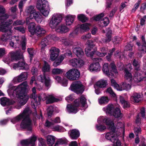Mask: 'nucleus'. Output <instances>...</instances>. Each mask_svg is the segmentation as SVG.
I'll return each mask as SVG.
<instances>
[{"label":"nucleus","mask_w":146,"mask_h":146,"mask_svg":"<svg viewBox=\"0 0 146 146\" xmlns=\"http://www.w3.org/2000/svg\"><path fill=\"white\" fill-rule=\"evenodd\" d=\"M96 127L97 129L100 131H102L106 129V127L105 125H96Z\"/></svg>","instance_id":"56"},{"label":"nucleus","mask_w":146,"mask_h":146,"mask_svg":"<svg viewBox=\"0 0 146 146\" xmlns=\"http://www.w3.org/2000/svg\"><path fill=\"white\" fill-rule=\"evenodd\" d=\"M55 139L54 136L48 135L47 137V142L49 146H52L54 143Z\"/></svg>","instance_id":"33"},{"label":"nucleus","mask_w":146,"mask_h":146,"mask_svg":"<svg viewBox=\"0 0 146 146\" xmlns=\"http://www.w3.org/2000/svg\"><path fill=\"white\" fill-rule=\"evenodd\" d=\"M67 78L71 80H77L78 79L80 74L78 70L72 69L68 71L66 74Z\"/></svg>","instance_id":"12"},{"label":"nucleus","mask_w":146,"mask_h":146,"mask_svg":"<svg viewBox=\"0 0 146 146\" xmlns=\"http://www.w3.org/2000/svg\"><path fill=\"white\" fill-rule=\"evenodd\" d=\"M104 16V13H102L100 14L94 16L93 17L94 20L96 21H100Z\"/></svg>","instance_id":"44"},{"label":"nucleus","mask_w":146,"mask_h":146,"mask_svg":"<svg viewBox=\"0 0 146 146\" xmlns=\"http://www.w3.org/2000/svg\"><path fill=\"white\" fill-rule=\"evenodd\" d=\"M27 50L29 54V57L30 60L31 61L33 60V58L35 54L33 48H28Z\"/></svg>","instance_id":"45"},{"label":"nucleus","mask_w":146,"mask_h":146,"mask_svg":"<svg viewBox=\"0 0 146 146\" xmlns=\"http://www.w3.org/2000/svg\"><path fill=\"white\" fill-rule=\"evenodd\" d=\"M59 29L62 33H66L68 31V28L65 25H61L59 27Z\"/></svg>","instance_id":"49"},{"label":"nucleus","mask_w":146,"mask_h":146,"mask_svg":"<svg viewBox=\"0 0 146 146\" xmlns=\"http://www.w3.org/2000/svg\"><path fill=\"white\" fill-rule=\"evenodd\" d=\"M0 31L3 32L9 33L12 31L11 28L9 27L12 23L11 19H9L6 21V19L0 20Z\"/></svg>","instance_id":"10"},{"label":"nucleus","mask_w":146,"mask_h":146,"mask_svg":"<svg viewBox=\"0 0 146 146\" xmlns=\"http://www.w3.org/2000/svg\"><path fill=\"white\" fill-rule=\"evenodd\" d=\"M135 77L140 82L143 80V79L146 78L145 77H142L140 76V73L138 72H136Z\"/></svg>","instance_id":"52"},{"label":"nucleus","mask_w":146,"mask_h":146,"mask_svg":"<svg viewBox=\"0 0 146 146\" xmlns=\"http://www.w3.org/2000/svg\"><path fill=\"white\" fill-rule=\"evenodd\" d=\"M121 113L120 109L116 107L114 108L112 115L115 118H118L121 117Z\"/></svg>","instance_id":"35"},{"label":"nucleus","mask_w":146,"mask_h":146,"mask_svg":"<svg viewBox=\"0 0 146 146\" xmlns=\"http://www.w3.org/2000/svg\"><path fill=\"white\" fill-rule=\"evenodd\" d=\"M53 112L54 111L52 108H49L48 109L47 114V116L49 118H50L52 117Z\"/></svg>","instance_id":"58"},{"label":"nucleus","mask_w":146,"mask_h":146,"mask_svg":"<svg viewBox=\"0 0 146 146\" xmlns=\"http://www.w3.org/2000/svg\"><path fill=\"white\" fill-rule=\"evenodd\" d=\"M28 74L27 72H23L19 76L15 77L14 79V80L16 82H20L25 80L27 78Z\"/></svg>","instance_id":"20"},{"label":"nucleus","mask_w":146,"mask_h":146,"mask_svg":"<svg viewBox=\"0 0 146 146\" xmlns=\"http://www.w3.org/2000/svg\"><path fill=\"white\" fill-rule=\"evenodd\" d=\"M60 50L55 47H52L50 50V60L52 61H54L59 56Z\"/></svg>","instance_id":"14"},{"label":"nucleus","mask_w":146,"mask_h":146,"mask_svg":"<svg viewBox=\"0 0 146 146\" xmlns=\"http://www.w3.org/2000/svg\"><path fill=\"white\" fill-rule=\"evenodd\" d=\"M12 33V31L9 33L8 32L4 33V34L2 35L0 38L1 40L3 42H6L9 38Z\"/></svg>","instance_id":"34"},{"label":"nucleus","mask_w":146,"mask_h":146,"mask_svg":"<svg viewBox=\"0 0 146 146\" xmlns=\"http://www.w3.org/2000/svg\"><path fill=\"white\" fill-rule=\"evenodd\" d=\"M0 101L1 104L4 106L13 104V103L10 101V100L6 97L1 98L0 99Z\"/></svg>","instance_id":"28"},{"label":"nucleus","mask_w":146,"mask_h":146,"mask_svg":"<svg viewBox=\"0 0 146 146\" xmlns=\"http://www.w3.org/2000/svg\"><path fill=\"white\" fill-rule=\"evenodd\" d=\"M40 44L41 50H44L45 47L49 44L48 40L46 38H44L42 40Z\"/></svg>","instance_id":"40"},{"label":"nucleus","mask_w":146,"mask_h":146,"mask_svg":"<svg viewBox=\"0 0 146 146\" xmlns=\"http://www.w3.org/2000/svg\"><path fill=\"white\" fill-rule=\"evenodd\" d=\"M64 58L62 56H61L59 58H57L55 60L53 63V65L54 67H56L60 65V63L63 61Z\"/></svg>","instance_id":"38"},{"label":"nucleus","mask_w":146,"mask_h":146,"mask_svg":"<svg viewBox=\"0 0 146 146\" xmlns=\"http://www.w3.org/2000/svg\"><path fill=\"white\" fill-rule=\"evenodd\" d=\"M36 11L35 9H34V7L32 5L28 7L26 10V13L29 14V15L33 14Z\"/></svg>","instance_id":"43"},{"label":"nucleus","mask_w":146,"mask_h":146,"mask_svg":"<svg viewBox=\"0 0 146 146\" xmlns=\"http://www.w3.org/2000/svg\"><path fill=\"white\" fill-rule=\"evenodd\" d=\"M117 9L115 8H114L110 12L109 15V17H113L117 11Z\"/></svg>","instance_id":"63"},{"label":"nucleus","mask_w":146,"mask_h":146,"mask_svg":"<svg viewBox=\"0 0 146 146\" xmlns=\"http://www.w3.org/2000/svg\"><path fill=\"white\" fill-rule=\"evenodd\" d=\"M62 19V16L60 14H54L50 19L49 25L52 28H54L61 21Z\"/></svg>","instance_id":"11"},{"label":"nucleus","mask_w":146,"mask_h":146,"mask_svg":"<svg viewBox=\"0 0 146 146\" xmlns=\"http://www.w3.org/2000/svg\"><path fill=\"white\" fill-rule=\"evenodd\" d=\"M111 85L112 86H113L117 90H120L119 85L117 83L116 81L113 79H111Z\"/></svg>","instance_id":"46"},{"label":"nucleus","mask_w":146,"mask_h":146,"mask_svg":"<svg viewBox=\"0 0 146 146\" xmlns=\"http://www.w3.org/2000/svg\"><path fill=\"white\" fill-rule=\"evenodd\" d=\"M80 28L82 30L86 31L90 29L88 24L85 23L81 25L80 26Z\"/></svg>","instance_id":"50"},{"label":"nucleus","mask_w":146,"mask_h":146,"mask_svg":"<svg viewBox=\"0 0 146 146\" xmlns=\"http://www.w3.org/2000/svg\"><path fill=\"white\" fill-rule=\"evenodd\" d=\"M71 65L76 68H80L84 64V61L80 58H73L70 60Z\"/></svg>","instance_id":"15"},{"label":"nucleus","mask_w":146,"mask_h":146,"mask_svg":"<svg viewBox=\"0 0 146 146\" xmlns=\"http://www.w3.org/2000/svg\"><path fill=\"white\" fill-rule=\"evenodd\" d=\"M141 40L142 44H141L140 42H137L136 44L139 46V50L142 52V53L145 54L146 53V42L144 36L142 35L141 37Z\"/></svg>","instance_id":"16"},{"label":"nucleus","mask_w":146,"mask_h":146,"mask_svg":"<svg viewBox=\"0 0 146 146\" xmlns=\"http://www.w3.org/2000/svg\"><path fill=\"white\" fill-rule=\"evenodd\" d=\"M36 7L44 16H48L50 9L48 2L46 0H38Z\"/></svg>","instance_id":"6"},{"label":"nucleus","mask_w":146,"mask_h":146,"mask_svg":"<svg viewBox=\"0 0 146 146\" xmlns=\"http://www.w3.org/2000/svg\"><path fill=\"white\" fill-rule=\"evenodd\" d=\"M35 25V24L34 22L30 23L28 27L29 31L31 35H35L38 37L43 36L46 33V31L40 26L37 25L36 27Z\"/></svg>","instance_id":"5"},{"label":"nucleus","mask_w":146,"mask_h":146,"mask_svg":"<svg viewBox=\"0 0 146 146\" xmlns=\"http://www.w3.org/2000/svg\"><path fill=\"white\" fill-rule=\"evenodd\" d=\"M29 18L31 19H35L38 23H41L43 19L42 16L38 12L36 11L30 15Z\"/></svg>","instance_id":"18"},{"label":"nucleus","mask_w":146,"mask_h":146,"mask_svg":"<svg viewBox=\"0 0 146 146\" xmlns=\"http://www.w3.org/2000/svg\"><path fill=\"white\" fill-rule=\"evenodd\" d=\"M117 136L115 135V133H114L112 135L110 138V139L109 140L114 143L115 141L117 140Z\"/></svg>","instance_id":"60"},{"label":"nucleus","mask_w":146,"mask_h":146,"mask_svg":"<svg viewBox=\"0 0 146 146\" xmlns=\"http://www.w3.org/2000/svg\"><path fill=\"white\" fill-rule=\"evenodd\" d=\"M78 20L82 23H84L88 20V18L83 14H80L77 16Z\"/></svg>","instance_id":"41"},{"label":"nucleus","mask_w":146,"mask_h":146,"mask_svg":"<svg viewBox=\"0 0 146 146\" xmlns=\"http://www.w3.org/2000/svg\"><path fill=\"white\" fill-rule=\"evenodd\" d=\"M76 104H75V103L74 102V104H68L66 106V109L67 110L68 112L69 113H72L75 114L77 113L78 110V106L76 105Z\"/></svg>","instance_id":"19"},{"label":"nucleus","mask_w":146,"mask_h":146,"mask_svg":"<svg viewBox=\"0 0 146 146\" xmlns=\"http://www.w3.org/2000/svg\"><path fill=\"white\" fill-rule=\"evenodd\" d=\"M75 18L74 16L72 15L67 16L65 20L66 25H70L73 23Z\"/></svg>","instance_id":"32"},{"label":"nucleus","mask_w":146,"mask_h":146,"mask_svg":"<svg viewBox=\"0 0 146 146\" xmlns=\"http://www.w3.org/2000/svg\"><path fill=\"white\" fill-rule=\"evenodd\" d=\"M38 105H39L38 103L37 100L36 101H32L31 102V105L32 107L35 109V111H36V107Z\"/></svg>","instance_id":"54"},{"label":"nucleus","mask_w":146,"mask_h":146,"mask_svg":"<svg viewBox=\"0 0 146 146\" xmlns=\"http://www.w3.org/2000/svg\"><path fill=\"white\" fill-rule=\"evenodd\" d=\"M123 87L125 89L128 90L131 89V86L129 83H127L126 82L123 83L122 84Z\"/></svg>","instance_id":"62"},{"label":"nucleus","mask_w":146,"mask_h":146,"mask_svg":"<svg viewBox=\"0 0 146 146\" xmlns=\"http://www.w3.org/2000/svg\"><path fill=\"white\" fill-rule=\"evenodd\" d=\"M73 50L74 53L78 57H81L84 54L83 50L80 47H76Z\"/></svg>","instance_id":"25"},{"label":"nucleus","mask_w":146,"mask_h":146,"mask_svg":"<svg viewBox=\"0 0 146 146\" xmlns=\"http://www.w3.org/2000/svg\"><path fill=\"white\" fill-rule=\"evenodd\" d=\"M27 82H24L19 85L14 90V93L16 97L19 99V102L21 106L26 104L29 98L26 93L27 91Z\"/></svg>","instance_id":"2"},{"label":"nucleus","mask_w":146,"mask_h":146,"mask_svg":"<svg viewBox=\"0 0 146 146\" xmlns=\"http://www.w3.org/2000/svg\"><path fill=\"white\" fill-rule=\"evenodd\" d=\"M36 139V137L33 136L30 138L21 140L20 143L22 146H28L30 144H32L31 146H34Z\"/></svg>","instance_id":"13"},{"label":"nucleus","mask_w":146,"mask_h":146,"mask_svg":"<svg viewBox=\"0 0 146 146\" xmlns=\"http://www.w3.org/2000/svg\"><path fill=\"white\" fill-rule=\"evenodd\" d=\"M14 29L23 34L25 33V29L24 27L22 26H18L16 27H14Z\"/></svg>","instance_id":"48"},{"label":"nucleus","mask_w":146,"mask_h":146,"mask_svg":"<svg viewBox=\"0 0 146 146\" xmlns=\"http://www.w3.org/2000/svg\"><path fill=\"white\" fill-rule=\"evenodd\" d=\"M110 68V72L109 68V64L108 63H105L103 66L102 71L106 76L110 77L111 75V76H113L114 74H118V72L115 64L113 63H111L109 65Z\"/></svg>","instance_id":"7"},{"label":"nucleus","mask_w":146,"mask_h":146,"mask_svg":"<svg viewBox=\"0 0 146 146\" xmlns=\"http://www.w3.org/2000/svg\"><path fill=\"white\" fill-rule=\"evenodd\" d=\"M8 14L5 13V9L0 5V20L6 19L9 17Z\"/></svg>","instance_id":"24"},{"label":"nucleus","mask_w":146,"mask_h":146,"mask_svg":"<svg viewBox=\"0 0 146 146\" xmlns=\"http://www.w3.org/2000/svg\"><path fill=\"white\" fill-rule=\"evenodd\" d=\"M29 108H26L22 113L12 119L11 121L13 123H15L22 120L20 123L21 127L32 132L33 121L30 117L29 113Z\"/></svg>","instance_id":"1"},{"label":"nucleus","mask_w":146,"mask_h":146,"mask_svg":"<svg viewBox=\"0 0 146 146\" xmlns=\"http://www.w3.org/2000/svg\"><path fill=\"white\" fill-rule=\"evenodd\" d=\"M23 23L22 21L20 20H17L16 21H14L13 23V25L14 26H16L17 25H22Z\"/></svg>","instance_id":"61"},{"label":"nucleus","mask_w":146,"mask_h":146,"mask_svg":"<svg viewBox=\"0 0 146 146\" xmlns=\"http://www.w3.org/2000/svg\"><path fill=\"white\" fill-rule=\"evenodd\" d=\"M50 67L48 63L46 61H44V64L42 68V70L43 73V76L45 75L46 72H49L50 71Z\"/></svg>","instance_id":"27"},{"label":"nucleus","mask_w":146,"mask_h":146,"mask_svg":"<svg viewBox=\"0 0 146 146\" xmlns=\"http://www.w3.org/2000/svg\"><path fill=\"white\" fill-rule=\"evenodd\" d=\"M103 123H106L107 125H109V129L110 130V132L107 133L105 137L108 140L110 139L111 136L113 134L115 133L116 128L114 125V123L112 119L110 118H106L103 119Z\"/></svg>","instance_id":"8"},{"label":"nucleus","mask_w":146,"mask_h":146,"mask_svg":"<svg viewBox=\"0 0 146 146\" xmlns=\"http://www.w3.org/2000/svg\"><path fill=\"white\" fill-rule=\"evenodd\" d=\"M96 86L100 88H105L108 85L107 82L106 80H101L98 81L96 84Z\"/></svg>","instance_id":"29"},{"label":"nucleus","mask_w":146,"mask_h":146,"mask_svg":"<svg viewBox=\"0 0 146 146\" xmlns=\"http://www.w3.org/2000/svg\"><path fill=\"white\" fill-rule=\"evenodd\" d=\"M80 133L78 130L73 129L70 130L69 136L71 139H77L80 136Z\"/></svg>","instance_id":"21"},{"label":"nucleus","mask_w":146,"mask_h":146,"mask_svg":"<svg viewBox=\"0 0 146 146\" xmlns=\"http://www.w3.org/2000/svg\"><path fill=\"white\" fill-rule=\"evenodd\" d=\"M11 61L18 60L21 59L18 62L19 68L20 70H27L29 69L28 65L25 62L23 56L20 54L19 52L18 51L15 52L12 51L9 53Z\"/></svg>","instance_id":"4"},{"label":"nucleus","mask_w":146,"mask_h":146,"mask_svg":"<svg viewBox=\"0 0 146 146\" xmlns=\"http://www.w3.org/2000/svg\"><path fill=\"white\" fill-rule=\"evenodd\" d=\"M100 66L99 62L91 64L88 67L89 70L91 72L97 71L100 70Z\"/></svg>","instance_id":"22"},{"label":"nucleus","mask_w":146,"mask_h":146,"mask_svg":"<svg viewBox=\"0 0 146 146\" xmlns=\"http://www.w3.org/2000/svg\"><path fill=\"white\" fill-rule=\"evenodd\" d=\"M102 23H103L104 26L106 27L109 24L110 21L108 18L107 17H105L103 20H102Z\"/></svg>","instance_id":"53"},{"label":"nucleus","mask_w":146,"mask_h":146,"mask_svg":"<svg viewBox=\"0 0 146 146\" xmlns=\"http://www.w3.org/2000/svg\"><path fill=\"white\" fill-rule=\"evenodd\" d=\"M41 80L42 82H44V84L46 87H48L50 85V79L49 77H46L45 75L41 77Z\"/></svg>","instance_id":"31"},{"label":"nucleus","mask_w":146,"mask_h":146,"mask_svg":"<svg viewBox=\"0 0 146 146\" xmlns=\"http://www.w3.org/2000/svg\"><path fill=\"white\" fill-rule=\"evenodd\" d=\"M138 62L135 59H134L133 61V65L135 67V69L137 71L140 70V68L139 66L138 67Z\"/></svg>","instance_id":"55"},{"label":"nucleus","mask_w":146,"mask_h":146,"mask_svg":"<svg viewBox=\"0 0 146 146\" xmlns=\"http://www.w3.org/2000/svg\"><path fill=\"white\" fill-rule=\"evenodd\" d=\"M120 101L123 106V108L125 109L126 108H128L130 107V103L129 102L125 100L123 97H121L120 98Z\"/></svg>","instance_id":"30"},{"label":"nucleus","mask_w":146,"mask_h":146,"mask_svg":"<svg viewBox=\"0 0 146 146\" xmlns=\"http://www.w3.org/2000/svg\"><path fill=\"white\" fill-rule=\"evenodd\" d=\"M114 108L113 104H109L107 107L106 109V113L112 115Z\"/></svg>","instance_id":"37"},{"label":"nucleus","mask_w":146,"mask_h":146,"mask_svg":"<svg viewBox=\"0 0 146 146\" xmlns=\"http://www.w3.org/2000/svg\"><path fill=\"white\" fill-rule=\"evenodd\" d=\"M111 33L109 31L106 33V36L102 39V41L104 43L106 44L109 43L111 40Z\"/></svg>","instance_id":"26"},{"label":"nucleus","mask_w":146,"mask_h":146,"mask_svg":"<svg viewBox=\"0 0 146 146\" xmlns=\"http://www.w3.org/2000/svg\"><path fill=\"white\" fill-rule=\"evenodd\" d=\"M141 2V0H139L134 5V8L132 9V12H135L136 10L138 8L139 5L140 4Z\"/></svg>","instance_id":"57"},{"label":"nucleus","mask_w":146,"mask_h":146,"mask_svg":"<svg viewBox=\"0 0 146 146\" xmlns=\"http://www.w3.org/2000/svg\"><path fill=\"white\" fill-rule=\"evenodd\" d=\"M63 72L62 69L59 68H54L52 71V74H62Z\"/></svg>","instance_id":"47"},{"label":"nucleus","mask_w":146,"mask_h":146,"mask_svg":"<svg viewBox=\"0 0 146 146\" xmlns=\"http://www.w3.org/2000/svg\"><path fill=\"white\" fill-rule=\"evenodd\" d=\"M124 72L125 73V78L127 80H129V81L131 82L132 75L131 74L129 71L128 70L127 68H125L124 69Z\"/></svg>","instance_id":"36"},{"label":"nucleus","mask_w":146,"mask_h":146,"mask_svg":"<svg viewBox=\"0 0 146 146\" xmlns=\"http://www.w3.org/2000/svg\"><path fill=\"white\" fill-rule=\"evenodd\" d=\"M40 145L42 146H46V144L44 140L42 138H40L38 139Z\"/></svg>","instance_id":"64"},{"label":"nucleus","mask_w":146,"mask_h":146,"mask_svg":"<svg viewBox=\"0 0 146 146\" xmlns=\"http://www.w3.org/2000/svg\"><path fill=\"white\" fill-rule=\"evenodd\" d=\"M70 88L72 91L78 94H82L85 90L84 85L79 81L73 82Z\"/></svg>","instance_id":"9"},{"label":"nucleus","mask_w":146,"mask_h":146,"mask_svg":"<svg viewBox=\"0 0 146 146\" xmlns=\"http://www.w3.org/2000/svg\"><path fill=\"white\" fill-rule=\"evenodd\" d=\"M74 103L75 104H76V105L77 106L79 107L80 104H81L82 107H84L85 104L87 103L86 99L84 97V95H82L80 98L75 100L74 101Z\"/></svg>","instance_id":"17"},{"label":"nucleus","mask_w":146,"mask_h":146,"mask_svg":"<svg viewBox=\"0 0 146 146\" xmlns=\"http://www.w3.org/2000/svg\"><path fill=\"white\" fill-rule=\"evenodd\" d=\"M59 100L58 99L56 98L53 96H50V97L48 98L46 101V104H51L55 102H57Z\"/></svg>","instance_id":"39"},{"label":"nucleus","mask_w":146,"mask_h":146,"mask_svg":"<svg viewBox=\"0 0 146 146\" xmlns=\"http://www.w3.org/2000/svg\"><path fill=\"white\" fill-rule=\"evenodd\" d=\"M26 43V38H23L21 44L22 50H25Z\"/></svg>","instance_id":"51"},{"label":"nucleus","mask_w":146,"mask_h":146,"mask_svg":"<svg viewBox=\"0 0 146 146\" xmlns=\"http://www.w3.org/2000/svg\"><path fill=\"white\" fill-rule=\"evenodd\" d=\"M95 44L92 40H89L87 47L85 48V51L86 56L88 57L93 58V55L95 54L100 57H103L107 54L108 51L107 48L103 47L100 48L101 52L97 51V48L94 47Z\"/></svg>","instance_id":"3"},{"label":"nucleus","mask_w":146,"mask_h":146,"mask_svg":"<svg viewBox=\"0 0 146 146\" xmlns=\"http://www.w3.org/2000/svg\"><path fill=\"white\" fill-rule=\"evenodd\" d=\"M109 101L108 98L107 96H102L99 100V102L100 104H107Z\"/></svg>","instance_id":"42"},{"label":"nucleus","mask_w":146,"mask_h":146,"mask_svg":"<svg viewBox=\"0 0 146 146\" xmlns=\"http://www.w3.org/2000/svg\"><path fill=\"white\" fill-rule=\"evenodd\" d=\"M106 92L109 93L113 97H114L116 96V94L113 92L111 88L109 87L106 90Z\"/></svg>","instance_id":"59"},{"label":"nucleus","mask_w":146,"mask_h":146,"mask_svg":"<svg viewBox=\"0 0 146 146\" xmlns=\"http://www.w3.org/2000/svg\"><path fill=\"white\" fill-rule=\"evenodd\" d=\"M131 100L134 103H138L141 102V95L139 93L134 92L131 97Z\"/></svg>","instance_id":"23"}]
</instances>
